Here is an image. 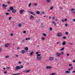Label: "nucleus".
Masks as SVG:
<instances>
[{
  "label": "nucleus",
  "mask_w": 75,
  "mask_h": 75,
  "mask_svg": "<svg viewBox=\"0 0 75 75\" xmlns=\"http://www.w3.org/2000/svg\"><path fill=\"white\" fill-rule=\"evenodd\" d=\"M73 73H75V70L74 71L72 72Z\"/></svg>",
  "instance_id": "774afa93"
},
{
  "label": "nucleus",
  "mask_w": 75,
  "mask_h": 75,
  "mask_svg": "<svg viewBox=\"0 0 75 75\" xmlns=\"http://www.w3.org/2000/svg\"><path fill=\"white\" fill-rule=\"evenodd\" d=\"M55 61H57L58 60V59H57V58H56L55 59Z\"/></svg>",
  "instance_id": "a19ab883"
},
{
  "label": "nucleus",
  "mask_w": 75,
  "mask_h": 75,
  "mask_svg": "<svg viewBox=\"0 0 75 75\" xmlns=\"http://www.w3.org/2000/svg\"><path fill=\"white\" fill-rule=\"evenodd\" d=\"M67 25H68V24H65V26H66V27H67Z\"/></svg>",
  "instance_id": "864d4df0"
},
{
  "label": "nucleus",
  "mask_w": 75,
  "mask_h": 75,
  "mask_svg": "<svg viewBox=\"0 0 75 75\" xmlns=\"http://www.w3.org/2000/svg\"><path fill=\"white\" fill-rule=\"evenodd\" d=\"M23 11H24V10H21L19 11V13L20 14H23Z\"/></svg>",
  "instance_id": "20e7f679"
},
{
  "label": "nucleus",
  "mask_w": 75,
  "mask_h": 75,
  "mask_svg": "<svg viewBox=\"0 0 75 75\" xmlns=\"http://www.w3.org/2000/svg\"><path fill=\"white\" fill-rule=\"evenodd\" d=\"M65 34L66 35H68V32H65Z\"/></svg>",
  "instance_id": "72a5a7b5"
},
{
  "label": "nucleus",
  "mask_w": 75,
  "mask_h": 75,
  "mask_svg": "<svg viewBox=\"0 0 75 75\" xmlns=\"http://www.w3.org/2000/svg\"><path fill=\"white\" fill-rule=\"evenodd\" d=\"M25 50H22L21 52L22 54H24V53H25Z\"/></svg>",
  "instance_id": "dca6fc26"
},
{
  "label": "nucleus",
  "mask_w": 75,
  "mask_h": 75,
  "mask_svg": "<svg viewBox=\"0 0 75 75\" xmlns=\"http://www.w3.org/2000/svg\"><path fill=\"white\" fill-rule=\"evenodd\" d=\"M13 9L14 8H13V7L12 6H11L10 7V10L11 11H12L13 10Z\"/></svg>",
  "instance_id": "4468645a"
},
{
  "label": "nucleus",
  "mask_w": 75,
  "mask_h": 75,
  "mask_svg": "<svg viewBox=\"0 0 75 75\" xmlns=\"http://www.w3.org/2000/svg\"><path fill=\"white\" fill-rule=\"evenodd\" d=\"M36 5H37V4L36 3H35L34 4V6H36Z\"/></svg>",
  "instance_id": "6e6d98bb"
},
{
  "label": "nucleus",
  "mask_w": 75,
  "mask_h": 75,
  "mask_svg": "<svg viewBox=\"0 0 75 75\" xmlns=\"http://www.w3.org/2000/svg\"><path fill=\"white\" fill-rule=\"evenodd\" d=\"M33 54H34V52H32L31 53H30V55L31 56Z\"/></svg>",
  "instance_id": "5701e85b"
},
{
  "label": "nucleus",
  "mask_w": 75,
  "mask_h": 75,
  "mask_svg": "<svg viewBox=\"0 0 75 75\" xmlns=\"http://www.w3.org/2000/svg\"><path fill=\"white\" fill-rule=\"evenodd\" d=\"M52 24H53L54 25H56V23H55L54 21H53L52 22Z\"/></svg>",
  "instance_id": "2eb2a0df"
},
{
  "label": "nucleus",
  "mask_w": 75,
  "mask_h": 75,
  "mask_svg": "<svg viewBox=\"0 0 75 75\" xmlns=\"http://www.w3.org/2000/svg\"><path fill=\"white\" fill-rule=\"evenodd\" d=\"M37 58L38 61H40L41 59V57H37Z\"/></svg>",
  "instance_id": "39448f33"
},
{
  "label": "nucleus",
  "mask_w": 75,
  "mask_h": 75,
  "mask_svg": "<svg viewBox=\"0 0 75 75\" xmlns=\"http://www.w3.org/2000/svg\"><path fill=\"white\" fill-rule=\"evenodd\" d=\"M63 39H66L67 38V37L66 36H64L62 37Z\"/></svg>",
  "instance_id": "c85d7f7f"
},
{
  "label": "nucleus",
  "mask_w": 75,
  "mask_h": 75,
  "mask_svg": "<svg viewBox=\"0 0 75 75\" xmlns=\"http://www.w3.org/2000/svg\"><path fill=\"white\" fill-rule=\"evenodd\" d=\"M7 3H8V4H10V2L9 1H7Z\"/></svg>",
  "instance_id": "de8ad7c7"
},
{
  "label": "nucleus",
  "mask_w": 75,
  "mask_h": 75,
  "mask_svg": "<svg viewBox=\"0 0 75 75\" xmlns=\"http://www.w3.org/2000/svg\"><path fill=\"white\" fill-rule=\"evenodd\" d=\"M4 73L5 74H7V71H4Z\"/></svg>",
  "instance_id": "603ef678"
},
{
  "label": "nucleus",
  "mask_w": 75,
  "mask_h": 75,
  "mask_svg": "<svg viewBox=\"0 0 75 75\" xmlns=\"http://www.w3.org/2000/svg\"><path fill=\"white\" fill-rule=\"evenodd\" d=\"M52 9H53V6H52L50 9V10H52Z\"/></svg>",
  "instance_id": "a18cd8bd"
},
{
  "label": "nucleus",
  "mask_w": 75,
  "mask_h": 75,
  "mask_svg": "<svg viewBox=\"0 0 75 75\" xmlns=\"http://www.w3.org/2000/svg\"><path fill=\"white\" fill-rule=\"evenodd\" d=\"M49 59L51 61H52V60H54V58L53 57H51Z\"/></svg>",
  "instance_id": "0eeeda50"
},
{
  "label": "nucleus",
  "mask_w": 75,
  "mask_h": 75,
  "mask_svg": "<svg viewBox=\"0 0 75 75\" xmlns=\"http://www.w3.org/2000/svg\"><path fill=\"white\" fill-rule=\"evenodd\" d=\"M11 18H12V17H9L8 19L9 20H10Z\"/></svg>",
  "instance_id": "473e14b6"
},
{
  "label": "nucleus",
  "mask_w": 75,
  "mask_h": 75,
  "mask_svg": "<svg viewBox=\"0 0 75 75\" xmlns=\"http://www.w3.org/2000/svg\"><path fill=\"white\" fill-rule=\"evenodd\" d=\"M2 7H7V5H5L4 4H3Z\"/></svg>",
  "instance_id": "bb28decb"
},
{
  "label": "nucleus",
  "mask_w": 75,
  "mask_h": 75,
  "mask_svg": "<svg viewBox=\"0 0 75 75\" xmlns=\"http://www.w3.org/2000/svg\"><path fill=\"white\" fill-rule=\"evenodd\" d=\"M51 68H52V67L50 66H47L46 67V69H51Z\"/></svg>",
  "instance_id": "1a4fd4ad"
},
{
  "label": "nucleus",
  "mask_w": 75,
  "mask_h": 75,
  "mask_svg": "<svg viewBox=\"0 0 75 75\" xmlns=\"http://www.w3.org/2000/svg\"><path fill=\"white\" fill-rule=\"evenodd\" d=\"M5 14H6V15H9L10 14L9 13H8L7 12H6L5 13Z\"/></svg>",
  "instance_id": "7c9ffc66"
},
{
  "label": "nucleus",
  "mask_w": 75,
  "mask_h": 75,
  "mask_svg": "<svg viewBox=\"0 0 75 75\" xmlns=\"http://www.w3.org/2000/svg\"><path fill=\"white\" fill-rule=\"evenodd\" d=\"M53 20H54L55 19V16L54 17V18H52Z\"/></svg>",
  "instance_id": "052dcab7"
},
{
  "label": "nucleus",
  "mask_w": 75,
  "mask_h": 75,
  "mask_svg": "<svg viewBox=\"0 0 75 75\" xmlns=\"http://www.w3.org/2000/svg\"><path fill=\"white\" fill-rule=\"evenodd\" d=\"M64 21H67V18H66L64 20Z\"/></svg>",
  "instance_id": "79ce46f5"
},
{
  "label": "nucleus",
  "mask_w": 75,
  "mask_h": 75,
  "mask_svg": "<svg viewBox=\"0 0 75 75\" xmlns=\"http://www.w3.org/2000/svg\"><path fill=\"white\" fill-rule=\"evenodd\" d=\"M55 74V73H52L50 74V75H54Z\"/></svg>",
  "instance_id": "c756f323"
},
{
  "label": "nucleus",
  "mask_w": 75,
  "mask_h": 75,
  "mask_svg": "<svg viewBox=\"0 0 75 75\" xmlns=\"http://www.w3.org/2000/svg\"><path fill=\"white\" fill-rule=\"evenodd\" d=\"M23 67H24L22 65H20L19 66V68H20V69H21V68H23Z\"/></svg>",
  "instance_id": "9d476101"
},
{
  "label": "nucleus",
  "mask_w": 75,
  "mask_h": 75,
  "mask_svg": "<svg viewBox=\"0 0 75 75\" xmlns=\"http://www.w3.org/2000/svg\"><path fill=\"white\" fill-rule=\"evenodd\" d=\"M73 62H75V60H73Z\"/></svg>",
  "instance_id": "338daca9"
},
{
  "label": "nucleus",
  "mask_w": 75,
  "mask_h": 75,
  "mask_svg": "<svg viewBox=\"0 0 75 75\" xmlns=\"http://www.w3.org/2000/svg\"><path fill=\"white\" fill-rule=\"evenodd\" d=\"M34 18V17L32 15H31L30 18V19H32V18Z\"/></svg>",
  "instance_id": "f3484780"
},
{
  "label": "nucleus",
  "mask_w": 75,
  "mask_h": 75,
  "mask_svg": "<svg viewBox=\"0 0 75 75\" xmlns=\"http://www.w3.org/2000/svg\"><path fill=\"white\" fill-rule=\"evenodd\" d=\"M69 54H67V56H69Z\"/></svg>",
  "instance_id": "e2e57ef3"
},
{
  "label": "nucleus",
  "mask_w": 75,
  "mask_h": 75,
  "mask_svg": "<svg viewBox=\"0 0 75 75\" xmlns=\"http://www.w3.org/2000/svg\"><path fill=\"white\" fill-rule=\"evenodd\" d=\"M9 57V56H6V57L5 58H8Z\"/></svg>",
  "instance_id": "37998d69"
},
{
  "label": "nucleus",
  "mask_w": 75,
  "mask_h": 75,
  "mask_svg": "<svg viewBox=\"0 0 75 75\" xmlns=\"http://www.w3.org/2000/svg\"><path fill=\"white\" fill-rule=\"evenodd\" d=\"M17 49L18 50H20V48L19 47H18L17 48Z\"/></svg>",
  "instance_id": "5fc2aeb1"
},
{
  "label": "nucleus",
  "mask_w": 75,
  "mask_h": 75,
  "mask_svg": "<svg viewBox=\"0 0 75 75\" xmlns=\"http://www.w3.org/2000/svg\"><path fill=\"white\" fill-rule=\"evenodd\" d=\"M73 68H74V67H71V69H73Z\"/></svg>",
  "instance_id": "0e129e2a"
},
{
  "label": "nucleus",
  "mask_w": 75,
  "mask_h": 75,
  "mask_svg": "<svg viewBox=\"0 0 75 75\" xmlns=\"http://www.w3.org/2000/svg\"><path fill=\"white\" fill-rule=\"evenodd\" d=\"M28 13H30L31 14H33V15H34V16H35V14H34V13L33 12H30V11H28Z\"/></svg>",
  "instance_id": "423d86ee"
},
{
  "label": "nucleus",
  "mask_w": 75,
  "mask_h": 75,
  "mask_svg": "<svg viewBox=\"0 0 75 75\" xmlns=\"http://www.w3.org/2000/svg\"><path fill=\"white\" fill-rule=\"evenodd\" d=\"M42 15H44L45 14V12H44V11H42Z\"/></svg>",
  "instance_id": "4be33fe9"
},
{
  "label": "nucleus",
  "mask_w": 75,
  "mask_h": 75,
  "mask_svg": "<svg viewBox=\"0 0 75 75\" xmlns=\"http://www.w3.org/2000/svg\"><path fill=\"white\" fill-rule=\"evenodd\" d=\"M31 3H29L28 5V6L29 7H30V6H31Z\"/></svg>",
  "instance_id": "ea45409f"
},
{
  "label": "nucleus",
  "mask_w": 75,
  "mask_h": 75,
  "mask_svg": "<svg viewBox=\"0 0 75 75\" xmlns=\"http://www.w3.org/2000/svg\"><path fill=\"white\" fill-rule=\"evenodd\" d=\"M62 23H64V20H63V19H62Z\"/></svg>",
  "instance_id": "c03bdc74"
},
{
  "label": "nucleus",
  "mask_w": 75,
  "mask_h": 75,
  "mask_svg": "<svg viewBox=\"0 0 75 75\" xmlns=\"http://www.w3.org/2000/svg\"><path fill=\"white\" fill-rule=\"evenodd\" d=\"M69 67H72V64H69Z\"/></svg>",
  "instance_id": "4c0bfd02"
},
{
  "label": "nucleus",
  "mask_w": 75,
  "mask_h": 75,
  "mask_svg": "<svg viewBox=\"0 0 75 75\" xmlns=\"http://www.w3.org/2000/svg\"><path fill=\"white\" fill-rule=\"evenodd\" d=\"M9 45H10V44H6L5 45V47H8Z\"/></svg>",
  "instance_id": "f8f14e48"
},
{
  "label": "nucleus",
  "mask_w": 75,
  "mask_h": 75,
  "mask_svg": "<svg viewBox=\"0 0 75 75\" xmlns=\"http://www.w3.org/2000/svg\"><path fill=\"white\" fill-rule=\"evenodd\" d=\"M20 73H16V74H13V75H20Z\"/></svg>",
  "instance_id": "6ab92c4d"
},
{
  "label": "nucleus",
  "mask_w": 75,
  "mask_h": 75,
  "mask_svg": "<svg viewBox=\"0 0 75 75\" xmlns=\"http://www.w3.org/2000/svg\"><path fill=\"white\" fill-rule=\"evenodd\" d=\"M36 13L37 14H40V11H37L36 12Z\"/></svg>",
  "instance_id": "a211bd4d"
},
{
  "label": "nucleus",
  "mask_w": 75,
  "mask_h": 75,
  "mask_svg": "<svg viewBox=\"0 0 75 75\" xmlns=\"http://www.w3.org/2000/svg\"><path fill=\"white\" fill-rule=\"evenodd\" d=\"M73 22H75V19H73Z\"/></svg>",
  "instance_id": "8fccbe9b"
},
{
  "label": "nucleus",
  "mask_w": 75,
  "mask_h": 75,
  "mask_svg": "<svg viewBox=\"0 0 75 75\" xmlns=\"http://www.w3.org/2000/svg\"><path fill=\"white\" fill-rule=\"evenodd\" d=\"M64 49H65V48L63 47V48H62L61 49V51H63V50H64Z\"/></svg>",
  "instance_id": "f704fd0d"
},
{
  "label": "nucleus",
  "mask_w": 75,
  "mask_h": 75,
  "mask_svg": "<svg viewBox=\"0 0 75 75\" xmlns=\"http://www.w3.org/2000/svg\"><path fill=\"white\" fill-rule=\"evenodd\" d=\"M50 31H52V28H50Z\"/></svg>",
  "instance_id": "49530a36"
},
{
  "label": "nucleus",
  "mask_w": 75,
  "mask_h": 75,
  "mask_svg": "<svg viewBox=\"0 0 75 75\" xmlns=\"http://www.w3.org/2000/svg\"><path fill=\"white\" fill-rule=\"evenodd\" d=\"M18 63L19 64H21V62L20 61H19Z\"/></svg>",
  "instance_id": "09e8293b"
},
{
  "label": "nucleus",
  "mask_w": 75,
  "mask_h": 75,
  "mask_svg": "<svg viewBox=\"0 0 75 75\" xmlns=\"http://www.w3.org/2000/svg\"><path fill=\"white\" fill-rule=\"evenodd\" d=\"M25 49L26 51H28V48L27 47H25Z\"/></svg>",
  "instance_id": "aec40b11"
},
{
  "label": "nucleus",
  "mask_w": 75,
  "mask_h": 75,
  "mask_svg": "<svg viewBox=\"0 0 75 75\" xmlns=\"http://www.w3.org/2000/svg\"><path fill=\"white\" fill-rule=\"evenodd\" d=\"M18 26L19 27H21V24H18Z\"/></svg>",
  "instance_id": "b1692460"
},
{
  "label": "nucleus",
  "mask_w": 75,
  "mask_h": 75,
  "mask_svg": "<svg viewBox=\"0 0 75 75\" xmlns=\"http://www.w3.org/2000/svg\"><path fill=\"white\" fill-rule=\"evenodd\" d=\"M15 69L16 71H17L18 70V69H20V66H16L15 68Z\"/></svg>",
  "instance_id": "f257e3e1"
},
{
  "label": "nucleus",
  "mask_w": 75,
  "mask_h": 75,
  "mask_svg": "<svg viewBox=\"0 0 75 75\" xmlns=\"http://www.w3.org/2000/svg\"><path fill=\"white\" fill-rule=\"evenodd\" d=\"M40 19L38 20L37 21H36V22L37 23H38L39 22H40Z\"/></svg>",
  "instance_id": "a878e982"
},
{
  "label": "nucleus",
  "mask_w": 75,
  "mask_h": 75,
  "mask_svg": "<svg viewBox=\"0 0 75 75\" xmlns=\"http://www.w3.org/2000/svg\"><path fill=\"white\" fill-rule=\"evenodd\" d=\"M22 41L23 42H25V40H24V39H23V40H22Z\"/></svg>",
  "instance_id": "4d7b16f0"
},
{
  "label": "nucleus",
  "mask_w": 75,
  "mask_h": 75,
  "mask_svg": "<svg viewBox=\"0 0 75 75\" xmlns=\"http://www.w3.org/2000/svg\"><path fill=\"white\" fill-rule=\"evenodd\" d=\"M41 40H45V38L44 37H42L41 38Z\"/></svg>",
  "instance_id": "393cba45"
},
{
  "label": "nucleus",
  "mask_w": 75,
  "mask_h": 75,
  "mask_svg": "<svg viewBox=\"0 0 75 75\" xmlns=\"http://www.w3.org/2000/svg\"><path fill=\"white\" fill-rule=\"evenodd\" d=\"M11 36H13V34L11 33Z\"/></svg>",
  "instance_id": "3c124183"
},
{
  "label": "nucleus",
  "mask_w": 75,
  "mask_h": 75,
  "mask_svg": "<svg viewBox=\"0 0 75 75\" xmlns=\"http://www.w3.org/2000/svg\"><path fill=\"white\" fill-rule=\"evenodd\" d=\"M42 34L43 36H47V35L45 33H42Z\"/></svg>",
  "instance_id": "412c9836"
},
{
  "label": "nucleus",
  "mask_w": 75,
  "mask_h": 75,
  "mask_svg": "<svg viewBox=\"0 0 75 75\" xmlns=\"http://www.w3.org/2000/svg\"><path fill=\"white\" fill-rule=\"evenodd\" d=\"M23 34H25V33H26V31H23Z\"/></svg>",
  "instance_id": "58836bf2"
},
{
  "label": "nucleus",
  "mask_w": 75,
  "mask_h": 75,
  "mask_svg": "<svg viewBox=\"0 0 75 75\" xmlns=\"http://www.w3.org/2000/svg\"><path fill=\"white\" fill-rule=\"evenodd\" d=\"M12 12L13 13H15L16 12V9H13L12 11Z\"/></svg>",
  "instance_id": "9b49d317"
},
{
  "label": "nucleus",
  "mask_w": 75,
  "mask_h": 75,
  "mask_svg": "<svg viewBox=\"0 0 75 75\" xmlns=\"http://www.w3.org/2000/svg\"><path fill=\"white\" fill-rule=\"evenodd\" d=\"M62 44L63 45H65L66 44V42L65 41H64L63 42Z\"/></svg>",
  "instance_id": "6e6552de"
},
{
  "label": "nucleus",
  "mask_w": 75,
  "mask_h": 75,
  "mask_svg": "<svg viewBox=\"0 0 75 75\" xmlns=\"http://www.w3.org/2000/svg\"><path fill=\"white\" fill-rule=\"evenodd\" d=\"M36 56L37 57H40V56H41V55H40V54H38L36 55Z\"/></svg>",
  "instance_id": "2f4dec72"
},
{
  "label": "nucleus",
  "mask_w": 75,
  "mask_h": 75,
  "mask_svg": "<svg viewBox=\"0 0 75 75\" xmlns=\"http://www.w3.org/2000/svg\"><path fill=\"white\" fill-rule=\"evenodd\" d=\"M30 70H28L27 71H26V72L27 73V72H30Z\"/></svg>",
  "instance_id": "e433bc0d"
},
{
  "label": "nucleus",
  "mask_w": 75,
  "mask_h": 75,
  "mask_svg": "<svg viewBox=\"0 0 75 75\" xmlns=\"http://www.w3.org/2000/svg\"><path fill=\"white\" fill-rule=\"evenodd\" d=\"M61 55V53H59L58 52H57L56 53V55L57 57H59V56H60V55Z\"/></svg>",
  "instance_id": "f03ea898"
},
{
  "label": "nucleus",
  "mask_w": 75,
  "mask_h": 75,
  "mask_svg": "<svg viewBox=\"0 0 75 75\" xmlns=\"http://www.w3.org/2000/svg\"><path fill=\"white\" fill-rule=\"evenodd\" d=\"M3 69H4V70H5V69H6V68L4 67Z\"/></svg>",
  "instance_id": "680f3d73"
},
{
  "label": "nucleus",
  "mask_w": 75,
  "mask_h": 75,
  "mask_svg": "<svg viewBox=\"0 0 75 75\" xmlns=\"http://www.w3.org/2000/svg\"><path fill=\"white\" fill-rule=\"evenodd\" d=\"M57 37H61L62 36V34L61 33H58L57 34Z\"/></svg>",
  "instance_id": "7ed1b4c3"
},
{
  "label": "nucleus",
  "mask_w": 75,
  "mask_h": 75,
  "mask_svg": "<svg viewBox=\"0 0 75 75\" xmlns=\"http://www.w3.org/2000/svg\"><path fill=\"white\" fill-rule=\"evenodd\" d=\"M7 11L8 12V11H10V9H9Z\"/></svg>",
  "instance_id": "69168bd1"
},
{
  "label": "nucleus",
  "mask_w": 75,
  "mask_h": 75,
  "mask_svg": "<svg viewBox=\"0 0 75 75\" xmlns=\"http://www.w3.org/2000/svg\"><path fill=\"white\" fill-rule=\"evenodd\" d=\"M67 74H69V73H70V71H67L65 72V74H67Z\"/></svg>",
  "instance_id": "ddd939ff"
},
{
  "label": "nucleus",
  "mask_w": 75,
  "mask_h": 75,
  "mask_svg": "<svg viewBox=\"0 0 75 75\" xmlns=\"http://www.w3.org/2000/svg\"><path fill=\"white\" fill-rule=\"evenodd\" d=\"M36 54H38V52H37L36 53Z\"/></svg>",
  "instance_id": "bf43d9fd"
},
{
  "label": "nucleus",
  "mask_w": 75,
  "mask_h": 75,
  "mask_svg": "<svg viewBox=\"0 0 75 75\" xmlns=\"http://www.w3.org/2000/svg\"><path fill=\"white\" fill-rule=\"evenodd\" d=\"M74 10H75V9H74L71 8V10H70V11H74Z\"/></svg>",
  "instance_id": "cd10ccee"
},
{
  "label": "nucleus",
  "mask_w": 75,
  "mask_h": 75,
  "mask_svg": "<svg viewBox=\"0 0 75 75\" xmlns=\"http://www.w3.org/2000/svg\"><path fill=\"white\" fill-rule=\"evenodd\" d=\"M69 44H70V45H72V43H69Z\"/></svg>",
  "instance_id": "13d9d810"
},
{
  "label": "nucleus",
  "mask_w": 75,
  "mask_h": 75,
  "mask_svg": "<svg viewBox=\"0 0 75 75\" xmlns=\"http://www.w3.org/2000/svg\"><path fill=\"white\" fill-rule=\"evenodd\" d=\"M47 3H50V0H47Z\"/></svg>",
  "instance_id": "c9c22d12"
}]
</instances>
